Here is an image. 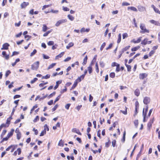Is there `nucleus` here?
<instances>
[{"instance_id":"nucleus-14","label":"nucleus","mask_w":160,"mask_h":160,"mask_svg":"<svg viewBox=\"0 0 160 160\" xmlns=\"http://www.w3.org/2000/svg\"><path fill=\"white\" fill-rule=\"evenodd\" d=\"M14 131V129H12L10 132L8 134L7 137L9 138L10 137H11Z\"/></svg>"},{"instance_id":"nucleus-60","label":"nucleus","mask_w":160,"mask_h":160,"mask_svg":"<svg viewBox=\"0 0 160 160\" xmlns=\"http://www.w3.org/2000/svg\"><path fill=\"white\" fill-rule=\"evenodd\" d=\"M112 43H110L108 47L107 48H106V50H108L110 48H111L112 47Z\"/></svg>"},{"instance_id":"nucleus-50","label":"nucleus","mask_w":160,"mask_h":160,"mask_svg":"<svg viewBox=\"0 0 160 160\" xmlns=\"http://www.w3.org/2000/svg\"><path fill=\"white\" fill-rule=\"evenodd\" d=\"M39 119V117L38 116H37L35 119L33 120V122H37L38 120Z\"/></svg>"},{"instance_id":"nucleus-32","label":"nucleus","mask_w":160,"mask_h":160,"mask_svg":"<svg viewBox=\"0 0 160 160\" xmlns=\"http://www.w3.org/2000/svg\"><path fill=\"white\" fill-rule=\"evenodd\" d=\"M130 47V46H128L126 47L125 48H123L122 49L124 52L126 51L127 50H128L129 48Z\"/></svg>"},{"instance_id":"nucleus-15","label":"nucleus","mask_w":160,"mask_h":160,"mask_svg":"<svg viewBox=\"0 0 160 160\" xmlns=\"http://www.w3.org/2000/svg\"><path fill=\"white\" fill-rule=\"evenodd\" d=\"M128 10L130 9L132 11H133L135 12H137L138 10L135 7H128Z\"/></svg>"},{"instance_id":"nucleus-6","label":"nucleus","mask_w":160,"mask_h":160,"mask_svg":"<svg viewBox=\"0 0 160 160\" xmlns=\"http://www.w3.org/2000/svg\"><path fill=\"white\" fill-rule=\"evenodd\" d=\"M9 46V44L8 43H5L2 45V47L1 48L2 50H7L8 49V47Z\"/></svg>"},{"instance_id":"nucleus-11","label":"nucleus","mask_w":160,"mask_h":160,"mask_svg":"<svg viewBox=\"0 0 160 160\" xmlns=\"http://www.w3.org/2000/svg\"><path fill=\"white\" fill-rule=\"evenodd\" d=\"M28 2H24L21 4V6L22 8H25L28 5Z\"/></svg>"},{"instance_id":"nucleus-34","label":"nucleus","mask_w":160,"mask_h":160,"mask_svg":"<svg viewBox=\"0 0 160 160\" xmlns=\"http://www.w3.org/2000/svg\"><path fill=\"white\" fill-rule=\"evenodd\" d=\"M6 132H7V131L6 130H4L3 131V132H2V134H1V138H3L4 135L5 134Z\"/></svg>"},{"instance_id":"nucleus-19","label":"nucleus","mask_w":160,"mask_h":160,"mask_svg":"<svg viewBox=\"0 0 160 160\" xmlns=\"http://www.w3.org/2000/svg\"><path fill=\"white\" fill-rule=\"evenodd\" d=\"M68 19L71 21H73L74 19V17L70 14H69L68 15Z\"/></svg>"},{"instance_id":"nucleus-54","label":"nucleus","mask_w":160,"mask_h":160,"mask_svg":"<svg viewBox=\"0 0 160 160\" xmlns=\"http://www.w3.org/2000/svg\"><path fill=\"white\" fill-rule=\"evenodd\" d=\"M22 87H19V88H17L13 90V91L14 92H16L17 91H19V90H20L22 88Z\"/></svg>"},{"instance_id":"nucleus-62","label":"nucleus","mask_w":160,"mask_h":160,"mask_svg":"<svg viewBox=\"0 0 160 160\" xmlns=\"http://www.w3.org/2000/svg\"><path fill=\"white\" fill-rule=\"evenodd\" d=\"M21 97V96L20 95H15L14 97H13V98L14 99H15L17 98H19L20 97Z\"/></svg>"},{"instance_id":"nucleus-8","label":"nucleus","mask_w":160,"mask_h":160,"mask_svg":"<svg viewBox=\"0 0 160 160\" xmlns=\"http://www.w3.org/2000/svg\"><path fill=\"white\" fill-rule=\"evenodd\" d=\"M139 78L141 79H143L147 76V74L146 73H141L139 75Z\"/></svg>"},{"instance_id":"nucleus-27","label":"nucleus","mask_w":160,"mask_h":160,"mask_svg":"<svg viewBox=\"0 0 160 160\" xmlns=\"http://www.w3.org/2000/svg\"><path fill=\"white\" fill-rule=\"evenodd\" d=\"M100 65L101 67L103 68L104 67L105 64L103 61H100L99 62Z\"/></svg>"},{"instance_id":"nucleus-39","label":"nucleus","mask_w":160,"mask_h":160,"mask_svg":"<svg viewBox=\"0 0 160 160\" xmlns=\"http://www.w3.org/2000/svg\"><path fill=\"white\" fill-rule=\"evenodd\" d=\"M79 130L78 129H77L76 128H73L72 129V132H76V133H77V132L78 131V130Z\"/></svg>"},{"instance_id":"nucleus-36","label":"nucleus","mask_w":160,"mask_h":160,"mask_svg":"<svg viewBox=\"0 0 160 160\" xmlns=\"http://www.w3.org/2000/svg\"><path fill=\"white\" fill-rule=\"evenodd\" d=\"M37 52V50L36 49H34L33 51L31 53L30 56H32L34 55Z\"/></svg>"},{"instance_id":"nucleus-3","label":"nucleus","mask_w":160,"mask_h":160,"mask_svg":"<svg viewBox=\"0 0 160 160\" xmlns=\"http://www.w3.org/2000/svg\"><path fill=\"white\" fill-rule=\"evenodd\" d=\"M46 128H47V131H49V128L48 127L47 124H45L44 126V130H43L41 132V133L40 136H43L46 132Z\"/></svg>"},{"instance_id":"nucleus-58","label":"nucleus","mask_w":160,"mask_h":160,"mask_svg":"<svg viewBox=\"0 0 160 160\" xmlns=\"http://www.w3.org/2000/svg\"><path fill=\"white\" fill-rule=\"evenodd\" d=\"M81 81V78L80 77H79L75 81L76 82H77V83H78V82H80Z\"/></svg>"},{"instance_id":"nucleus-52","label":"nucleus","mask_w":160,"mask_h":160,"mask_svg":"<svg viewBox=\"0 0 160 160\" xmlns=\"http://www.w3.org/2000/svg\"><path fill=\"white\" fill-rule=\"evenodd\" d=\"M71 59V57H68V58H66L64 60V61L65 62H67L70 60Z\"/></svg>"},{"instance_id":"nucleus-31","label":"nucleus","mask_w":160,"mask_h":160,"mask_svg":"<svg viewBox=\"0 0 160 160\" xmlns=\"http://www.w3.org/2000/svg\"><path fill=\"white\" fill-rule=\"evenodd\" d=\"M117 68L116 69V71L117 72H118L120 71V65L119 64H117Z\"/></svg>"},{"instance_id":"nucleus-24","label":"nucleus","mask_w":160,"mask_h":160,"mask_svg":"<svg viewBox=\"0 0 160 160\" xmlns=\"http://www.w3.org/2000/svg\"><path fill=\"white\" fill-rule=\"evenodd\" d=\"M130 5V4L128 2H123L122 3V6H128V5Z\"/></svg>"},{"instance_id":"nucleus-1","label":"nucleus","mask_w":160,"mask_h":160,"mask_svg":"<svg viewBox=\"0 0 160 160\" xmlns=\"http://www.w3.org/2000/svg\"><path fill=\"white\" fill-rule=\"evenodd\" d=\"M140 28L142 30L140 32L142 33H145V32L149 33V31L146 29L145 27V25L144 24H141L140 25Z\"/></svg>"},{"instance_id":"nucleus-43","label":"nucleus","mask_w":160,"mask_h":160,"mask_svg":"<svg viewBox=\"0 0 160 160\" xmlns=\"http://www.w3.org/2000/svg\"><path fill=\"white\" fill-rule=\"evenodd\" d=\"M128 37V35L127 33H124L122 34V38L124 39L125 38Z\"/></svg>"},{"instance_id":"nucleus-59","label":"nucleus","mask_w":160,"mask_h":160,"mask_svg":"<svg viewBox=\"0 0 160 160\" xmlns=\"http://www.w3.org/2000/svg\"><path fill=\"white\" fill-rule=\"evenodd\" d=\"M157 21H155L153 20H151L150 21V22L152 24H154L155 25L156 24Z\"/></svg>"},{"instance_id":"nucleus-56","label":"nucleus","mask_w":160,"mask_h":160,"mask_svg":"<svg viewBox=\"0 0 160 160\" xmlns=\"http://www.w3.org/2000/svg\"><path fill=\"white\" fill-rule=\"evenodd\" d=\"M71 104H66L65 106V108L67 109V110H68Z\"/></svg>"},{"instance_id":"nucleus-51","label":"nucleus","mask_w":160,"mask_h":160,"mask_svg":"<svg viewBox=\"0 0 160 160\" xmlns=\"http://www.w3.org/2000/svg\"><path fill=\"white\" fill-rule=\"evenodd\" d=\"M154 10L156 12L160 14V12L158 8H154Z\"/></svg>"},{"instance_id":"nucleus-30","label":"nucleus","mask_w":160,"mask_h":160,"mask_svg":"<svg viewBox=\"0 0 160 160\" xmlns=\"http://www.w3.org/2000/svg\"><path fill=\"white\" fill-rule=\"evenodd\" d=\"M78 84V83L77 82H76L75 81L74 82V83L72 87L71 88L72 89H73L74 88H75L76 86H77Z\"/></svg>"},{"instance_id":"nucleus-5","label":"nucleus","mask_w":160,"mask_h":160,"mask_svg":"<svg viewBox=\"0 0 160 160\" xmlns=\"http://www.w3.org/2000/svg\"><path fill=\"white\" fill-rule=\"evenodd\" d=\"M150 102V99L149 97H146L144 98L143 100V102L146 105H147Z\"/></svg>"},{"instance_id":"nucleus-22","label":"nucleus","mask_w":160,"mask_h":160,"mask_svg":"<svg viewBox=\"0 0 160 160\" xmlns=\"http://www.w3.org/2000/svg\"><path fill=\"white\" fill-rule=\"evenodd\" d=\"M12 119V116H10L8 118L7 120L6 124H9L10 120L11 119Z\"/></svg>"},{"instance_id":"nucleus-63","label":"nucleus","mask_w":160,"mask_h":160,"mask_svg":"<svg viewBox=\"0 0 160 160\" xmlns=\"http://www.w3.org/2000/svg\"><path fill=\"white\" fill-rule=\"evenodd\" d=\"M38 107V105L37 104L35 105L31 109V111H33L35 108H36Z\"/></svg>"},{"instance_id":"nucleus-17","label":"nucleus","mask_w":160,"mask_h":160,"mask_svg":"<svg viewBox=\"0 0 160 160\" xmlns=\"http://www.w3.org/2000/svg\"><path fill=\"white\" fill-rule=\"evenodd\" d=\"M74 45V44L72 42H70L68 45L66 46V48L67 49H69L70 48L72 47Z\"/></svg>"},{"instance_id":"nucleus-26","label":"nucleus","mask_w":160,"mask_h":160,"mask_svg":"<svg viewBox=\"0 0 160 160\" xmlns=\"http://www.w3.org/2000/svg\"><path fill=\"white\" fill-rule=\"evenodd\" d=\"M58 145L61 147L63 146V142L62 140H61L58 144Z\"/></svg>"},{"instance_id":"nucleus-40","label":"nucleus","mask_w":160,"mask_h":160,"mask_svg":"<svg viewBox=\"0 0 160 160\" xmlns=\"http://www.w3.org/2000/svg\"><path fill=\"white\" fill-rule=\"evenodd\" d=\"M38 80V78H34L33 80H32L31 82L30 83L31 84L35 82H36L37 80Z\"/></svg>"},{"instance_id":"nucleus-25","label":"nucleus","mask_w":160,"mask_h":160,"mask_svg":"<svg viewBox=\"0 0 160 160\" xmlns=\"http://www.w3.org/2000/svg\"><path fill=\"white\" fill-rule=\"evenodd\" d=\"M95 68H96V72H97V73H98L99 72V68H98V63L97 62L96 63Z\"/></svg>"},{"instance_id":"nucleus-42","label":"nucleus","mask_w":160,"mask_h":160,"mask_svg":"<svg viewBox=\"0 0 160 160\" xmlns=\"http://www.w3.org/2000/svg\"><path fill=\"white\" fill-rule=\"evenodd\" d=\"M115 76V74L114 72H111L110 74V77L111 78H114Z\"/></svg>"},{"instance_id":"nucleus-49","label":"nucleus","mask_w":160,"mask_h":160,"mask_svg":"<svg viewBox=\"0 0 160 160\" xmlns=\"http://www.w3.org/2000/svg\"><path fill=\"white\" fill-rule=\"evenodd\" d=\"M63 10L65 11H68L69 10V9L67 7H63Z\"/></svg>"},{"instance_id":"nucleus-53","label":"nucleus","mask_w":160,"mask_h":160,"mask_svg":"<svg viewBox=\"0 0 160 160\" xmlns=\"http://www.w3.org/2000/svg\"><path fill=\"white\" fill-rule=\"evenodd\" d=\"M50 77V75L47 74L44 76H43V77H42V78L47 79L49 78Z\"/></svg>"},{"instance_id":"nucleus-7","label":"nucleus","mask_w":160,"mask_h":160,"mask_svg":"<svg viewBox=\"0 0 160 160\" xmlns=\"http://www.w3.org/2000/svg\"><path fill=\"white\" fill-rule=\"evenodd\" d=\"M138 8L139 11L140 12H142L146 11L145 8L144 7H143L142 6L140 5H138Z\"/></svg>"},{"instance_id":"nucleus-37","label":"nucleus","mask_w":160,"mask_h":160,"mask_svg":"<svg viewBox=\"0 0 160 160\" xmlns=\"http://www.w3.org/2000/svg\"><path fill=\"white\" fill-rule=\"evenodd\" d=\"M21 137V133H19L17 134V138L18 140H19Z\"/></svg>"},{"instance_id":"nucleus-33","label":"nucleus","mask_w":160,"mask_h":160,"mask_svg":"<svg viewBox=\"0 0 160 160\" xmlns=\"http://www.w3.org/2000/svg\"><path fill=\"white\" fill-rule=\"evenodd\" d=\"M105 45H106L105 42H103L102 43V45L101 47L100 48V49L101 51H102L103 50V48L105 46Z\"/></svg>"},{"instance_id":"nucleus-20","label":"nucleus","mask_w":160,"mask_h":160,"mask_svg":"<svg viewBox=\"0 0 160 160\" xmlns=\"http://www.w3.org/2000/svg\"><path fill=\"white\" fill-rule=\"evenodd\" d=\"M121 33H119L118 35V38L117 40V43H119L121 41Z\"/></svg>"},{"instance_id":"nucleus-44","label":"nucleus","mask_w":160,"mask_h":160,"mask_svg":"<svg viewBox=\"0 0 160 160\" xmlns=\"http://www.w3.org/2000/svg\"><path fill=\"white\" fill-rule=\"evenodd\" d=\"M134 124L135 126L137 128L138 125V120H135L134 122Z\"/></svg>"},{"instance_id":"nucleus-21","label":"nucleus","mask_w":160,"mask_h":160,"mask_svg":"<svg viewBox=\"0 0 160 160\" xmlns=\"http://www.w3.org/2000/svg\"><path fill=\"white\" fill-rule=\"evenodd\" d=\"M125 65L127 68L128 71V72L130 71L131 69V67L130 65H128L126 63L125 64Z\"/></svg>"},{"instance_id":"nucleus-2","label":"nucleus","mask_w":160,"mask_h":160,"mask_svg":"<svg viewBox=\"0 0 160 160\" xmlns=\"http://www.w3.org/2000/svg\"><path fill=\"white\" fill-rule=\"evenodd\" d=\"M39 62L38 61H37L34 62L31 66V69L33 70H37L38 68Z\"/></svg>"},{"instance_id":"nucleus-55","label":"nucleus","mask_w":160,"mask_h":160,"mask_svg":"<svg viewBox=\"0 0 160 160\" xmlns=\"http://www.w3.org/2000/svg\"><path fill=\"white\" fill-rule=\"evenodd\" d=\"M58 10H51V12H52L53 13H58Z\"/></svg>"},{"instance_id":"nucleus-64","label":"nucleus","mask_w":160,"mask_h":160,"mask_svg":"<svg viewBox=\"0 0 160 160\" xmlns=\"http://www.w3.org/2000/svg\"><path fill=\"white\" fill-rule=\"evenodd\" d=\"M58 107V105L57 104L56 105L54 106V107L52 108V111H55L56 110V109Z\"/></svg>"},{"instance_id":"nucleus-13","label":"nucleus","mask_w":160,"mask_h":160,"mask_svg":"<svg viewBox=\"0 0 160 160\" xmlns=\"http://www.w3.org/2000/svg\"><path fill=\"white\" fill-rule=\"evenodd\" d=\"M148 40V39L147 38H145L144 40L142 41L141 44L144 45H145L148 44L147 42Z\"/></svg>"},{"instance_id":"nucleus-10","label":"nucleus","mask_w":160,"mask_h":160,"mask_svg":"<svg viewBox=\"0 0 160 160\" xmlns=\"http://www.w3.org/2000/svg\"><path fill=\"white\" fill-rule=\"evenodd\" d=\"M2 54L3 56V57L5 58L6 60L8 59L9 58V55H7L5 51H3Z\"/></svg>"},{"instance_id":"nucleus-16","label":"nucleus","mask_w":160,"mask_h":160,"mask_svg":"<svg viewBox=\"0 0 160 160\" xmlns=\"http://www.w3.org/2000/svg\"><path fill=\"white\" fill-rule=\"evenodd\" d=\"M64 54V52H62L59 54L58 55H57L56 57V59H58L59 58H61L62 56Z\"/></svg>"},{"instance_id":"nucleus-12","label":"nucleus","mask_w":160,"mask_h":160,"mask_svg":"<svg viewBox=\"0 0 160 160\" xmlns=\"http://www.w3.org/2000/svg\"><path fill=\"white\" fill-rule=\"evenodd\" d=\"M62 82V81H57L56 82V85L54 88V89H56L58 87L59 85Z\"/></svg>"},{"instance_id":"nucleus-4","label":"nucleus","mask_w":160,"mask_h":160,"mask_svg":"<svg viewBox=\"0 0 160 160\" xmlns=\"http://www.w3.org/2000/svg\"><path fill=\"white\" fill-rule=\"evenodd\" d=\"M67 21L66 19H63L60 20L58 21L55 24V26L57 27H58L61 24L65 23Z\"/></svg>"},{"instance_id":"nucleus-28","label":"nucleus","mask_w":160,"mask_h":160,"mask_svg":"<svg viewBox=\"0 0 160 160\" xmlns=\"http://www.w3.org/2000/svg\"><path fill=\"white\" fill-rule=\"evenodd\" d=\"M144 109L143 108V122H146V120H145V118L146 116V112H145V113H144Z\"/></svg>"},{"instance_id":"nucleus-45","label":"nucleus","mask_w":160,"mask_h":160,"mask_svg":"<svg viewBox=\"0 0 160 160\" xmlns=\"http://www.w3.org/2000/svg\"><path fill=\"white\" fill-rule=\"evenodd\" d=\"M116 143V141L115 140H113L112 141V146L113 147H114Z\"/></svg>"},{"instance_id":"nucleus-35","label":"nucleus","mask_w":160,"mask_h":160,"mask_svg":"<svg viewBox=\"0 0 160 160\" xmlns=\"http://www.w3.org/2000/svg\"><path fill=\"white\" fill-rule=\"evenodd\" d=\"M47 83V82H43L42 83H40L39 86L40 87H42L44 86V85L46 84Z\"/></svg>"},{"instance_id":"nucleus-18","label":"nucleus","mask_w":160,"mask_h":160,"mask_svg":"<svg viewBox=\"0 0 160 160\" xmlns=\"http://www.w3.org/2000/svg\"><path fill=\"white\" fill-rule=\"evenodd\" d=\"M134 93H135V95L137 96H138L140 94V91H139V89H137L135 90V91L134 92Z\"/></svg>"},{"instance_id":"nucleus-38","label":"nucleus","mask_w":160,"mask_h":160,"mask_svg":"<svg viewBox=\"0 0 160 160\" xmlns=\"http://www.w3.org/2000/svg\"><path fill=\"white\" fill-rule=\"evenodd\" d=\"M61 95H58L56 98L55 101H54V103H55L57 101H58L60 98Z\"/></svg>"},{"instance_id":"nucleus-61","label":"nucleus","mask_w":160,"mask_h":160,"mask_svg":"<svg viewBox=\"0 0 160 160\" xmlns=\"http://www.w3.org/2000/svg\"><path fill=\"white\" fill-rule=\"evenodd\" d=\"M67 89L66 87H65V88L64 89L62 90L61 91V93H63L65 92H66L67 91Z\"/></svg>"},{"instance_id":"nucleus-48","label":"nucleus","mask_w":160,"mask_h":160,"mask_svg":"<svg viewBox=\"0 0 160 160\" xmlns=\"http://www.w3.org/2000/svg\"><path fill=\"white\" fill-rule=\"evenodd\" d=\"M11 73V71L10 70H8L5 73L6 77H7Z\"/></svg>"},{"instance_id":"nucleus-29","label":"nucleus","mask_w":160,"mask_h":160,"mask_svg":"<svg viewBox=\"0 0 160 160\" xmlns=\"http://www.w3.org/2000/svg\"><path fill=\"white\" fill-rule=\"evenodd\" d=\"M110 143V140H109L108 142H106L105 143V147L107 148H108L109 147Z\"/></svg>"},{"instance_id":"nucleus-57","label":"nucleus","mask_w":160,"mask_h":160,"mask_svg":"<svg viewBox=\"0 0 160 160\" xmlns=\"http://www.w3.org/2000/svg\"><path fill=\"white\" fill-rule=\"evenodd\" d=\"M49 7V5H44L43 6V7L42 8V10H44L46 8H48Z\"/></svg>"},{"instance_id":"nucleus-9","label":"nucleus","mask_w":160,"mask_h":160,"mask_svg":"<svg viewBox=\"0 0 160 160\" xmlns=\"http://www.w3.org/2000/svg\"><path fill=\"white\" fill-rule=\"evenodd\" d=\"M142 37H139L137 40H135V39H133L132 41L131 42H133L134 43H138L140 42L142 39Z\"/></svg>"},{"instance_id":"nucleus-41","label":"nucleus","mask_w":160,"mask_h":160,"mask_svg":"<svg viewBox=\"0 0 160 160\" xmlns=\"http://www.w3.org/2000/svg\"><path fill=\"white\" fill-rule=\"evenodd\" d=\"M120 112H122L124 115H126L127 113V108H126V109L125 110V111L121 110Z\"/></svg>"},{"instance_id":"nucleus-23","label":"nucleus","mask_w":160,"mask_h":160,"mask_svg":"<svg viewBox=\"0 0 160 160\" xmlns=\"http://www.w3.org/2000/svg\"><path fill=\"white\" fill-rule=\"evenodd\" d=\"M88 71L89 73L91 74L92 72V67L91 66H89L88 67Z\"/></svg>"},{"instance_id":"nucleus-47","label":"nucleus","mask_w":160,"mask_h":160,"mask_svg":"<svg viewBox=\"0 0 160 160\" xmlns=\"http://www.w3.org/2000/svg\"><path fill=\"white\" fill-rule=\"evenodd\" d=\"M47 30V27L46 25H43L42 27V30L43 32H45Z\"/></svg>"},{"instance_id":"nucleus-46","label":"nucleus","mask_w":160,"mask_h":160,"mask_svg":"<svg viewBox=\"0 0 160 160\" xmlns=\"http://www.w3.org/2000/svg\"><path fill=\"white\" fill-rule=\"evenodd\" d=\"M155 53V51L153 50H152L149 54V57L153 55Z\"/></svg>"}]
</instances>
